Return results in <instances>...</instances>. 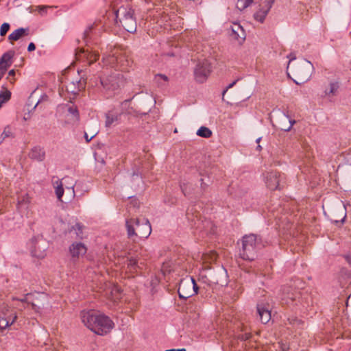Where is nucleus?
Returning a JSON list of instances; mask_svg holds the SVG:
<instances>
[{
    "label": "nucleus",
    "instance_id": "obj_18",
    "mask_svg": "<svg viewBox=\"0 0 351 351\" xmlns=\"http://www.w3.org/2000/svg\"><path fill=\"white\" fill-rule=\"evenodd\" d=\"M339 84L338 82H330L328 86L325 87L324 89V96L331 97L336 95L337 90L339 89Z\"/></svg>",
    "mask_w": 351,
    "mask_h": 351
},
{
    "label": "nucleus",
    "instance_id": "obj_29",
    "mask_svg": "<svg viewBox=\"0 0 351 351\" xmlns=\"http://www.w3.org/2000/svg\"><path fill=\"white\" fill-rule=\"evenodd\" d=\"M9 137H14V134L12 132V130L10 125H7L4 130L3 132L1 134V138L2 139H5L6 138Z\"/></svg>",
    "mask_w": 351,
    "mask_h": 351
},
{
    "label": "nucleus",
    "instance_id": "obj_6",
    "mask_svg": "<svg viewBox=\"0 0 351 351\" xmlns=\"http://www.w3.org/2000/svg\"><path fill=\"white\" fill-rule=\"evenodd\" d=\"M198 287L192 277H186L180 280L178 295L180 298L188 299L197 293Z\"/></svg>",
    "mask_w": 351,
    "mask_h": 351
},
{
    "label": "nucleus",
    "instance_id": "obj_43",
    "mask_svg": "<svg viewBox=\"0 0 351 351\" xmlns=\"http://www.w3.org/2000/svg\"><path fill=\"white\" fill-rule=\"evenodd\" d=\"M66 189H69V190H71L72 193H73V194H74V188H73V186H71V187H70V188H69V187H67Z\"/></svg>",
    "mask_w": 351,
    "mask_h": 351
},
{
    "label": "nucleus",
    "instance_id": "obj_21",
    "mask_svg": "<svg viewBox=\"0 0 351 351\" xmlns=\"http://www.w3.org/2000/svg\"><path fill=\"white\" fill-rule=\"evenodd\" d=\"M75 58L77 61L88 63V51L85 50L83 48L78 49L75 53Z\"/></svg>",
    "mask_w": 351,
    "mask_h": 351
},
{
    "label": "nucleus",
    "instance_id": "obj_40",
    "mask_svg": "<svg viewBox=\"0 0 351 351\" xmlns=\"http://www.w3.org/2000/svg\"><path fill=\"white\" fill-rule=\"evenodd\" d=\"M237 81H234L232 83L230 84L228 87L223 91V97L224 96L225 93L227 92V90L232 88L235 84Z\"/></svg>",
    "mask_w": 351,
    "mask_h": 351
},
{
    "label": "nucleus",
    "instance_id": "obj_5",
    "mask_svg": "<svg viewBox=\"0 0 351 351\" xmlns=\"http://www.w3.org/2000/svg\"><path fill=\"white\" fill-rule=\"evenodd\" d=\"M116 21L120 22L128 32H134L136 29V21L134 16V10L128 5L121 6L115 11Z\"/></svg>",
    "mask_w": 351,
    "mask_h": 351
},
{
    "label": "nucleus",
    "instance_id": "obj_31",
    "mask_svg": "<svg viewBox=\"0 0 351 351\" xmlns=\"http://www.w3.org/2000/svg\"><path fill=\"white\" fill-rule=\"evenodd\" d=\"M99 58V54L95 52H89L88 51V65H90L95 62H96Z\"/></svg>",
    "mask_w": 351,
    "mask_h": 351
},
{
    "label": "nucleus",
    "instance_id": "obj_13",
    "mask_svg": "<svg viewBox=\"0 0 351 351\" xmlns=\"http://www.w3.org/2000/svg\"><path fill=\"white\" fill-rule=\"evenodd\" d=\"M100 82L102 86L106 89L115 90L119 86L118 80L114 76H110L109 77H102L100 79Z\"/></svg>",
    "mask_w": 351,
    "mask_h": 351
},
{
    "label": "nucleus",
    "instance_id": "obj_20",
    "mask_svg": "<svg viewBox=\"0 0 351 351\" xmlns=\"http://www.w3.org/2000/svg\"><path fill=\"white\" fill-rule=\"evenodd\" d=\"M53 186L55 189V192L57 198L62 202V197L64 194V188L62 180L58 179L56 181L53 180Z\"/></svg>",
    "mask_w": 351,
    "mask_h": 351
},
{
    "label": "nucleus",
    "instance_id": "obj_44",
    "mask_svg": "<svg viewBox=\"0 0 351 351\" xmlns=\"http://www.w3.org/2000/svg\"><path fill=\"white\" fill-rule=\"evenodd\" d=\"M176 351H186V350L185 348H180V349L176 350Z\"/></svg>",
    "mask_w": 351,
    "mask_h": 351
},
{
    "label": "nucleus",
    "instance_id": "obj_22",
    "mask_svg": "<svg viewBox=\"0 0 351 351\" xmlns=\"http://www.w3.org/2000/svg\"><path fill=\"white\" fill-rule=\"evenodd\" d=\"M154 82L158 86H165L168 84L169 77L164 74H156L154 76Z\"/></svg>",
    "mask_w": 351,
    "mask_h": 351
},
{
    "label": "nucleus",
    "instance_id": "obj_10",
    "mask_svg": "<svg viewBox=\"0 0 351 351\" xmlns=\"http://www.w3.org/2000/svg\"><path fill=\"white\" fill-rule=\"evenodd\" d=\"M275 0H264L260 5L259 8L254 14L256 21L263 23L266 16L269 12Z\"/></svg>",
    "mask_w": 351,
    "mask_h": 351
},
{
    "label": "nucleus",
    "instance_id": "obj_33",
    "mask_svg": "<svg viewBox=\"0 0 351 351\" xmlns=\"http://www.w3.org/2000/svg\"><path fill=\"white\" fill-rule=\"evenodd\" d=\"M51 8L48 5H38L35 8L36 11H38L41 15L45 14L47 12V10Z\"/></svg>",
    "mask_w": 351,
    "mask_h": 351
},
{
    "label": "nucleus",
    "instance_id": "obj_16",
    "mask_svg": "<svg viewBox=\"0 0 351 351\" xmlns=\"http://www.w3.org/2000/svg\"><path fill=\"white\" fill-rule=\"evenodd\" d=\"M30 158L37 161H43L45 158V152L43 148L34 147L29 154Z\"/></svg>",
    "mask_w": 351,
    "mask_h": 351
},
{
    "label": "nucleus",
    "instance_id": "obj_34",
    "mask_svg": "<svg viewBox=\"0 0 351 351\" xmlns=\"http://www.w3.org/2000/svg\"><path fill=\"white\" fill-rule=\"evenodd\" d=\"M10 29V25L7 23H4L1 25V29H0V35L4 36L6 34L8 31Z\"/></svg>",
    "mask_w": 351,
    "mask_h": 351
},
{
    "label": "nucleus",
    "instance_id": "obj_38",
    "mask_svg": "<svg viewBox=\"0 0 351 351\" xmlns=\"http://www.w3.org/2000/svg\"><path fill=\"white\" fill-rule=\"evenodd\" d=\"M69 111L70 112V113L75 115L76 117V118H78V117H79L78 110L76 108H69Z\"/></svg>",
    "mask_w": 351,
    "mask_h": 351
},
{
    "label": "nucleus",
    "instance_id": "obj_28",
    "mask_svg": "<svg viewBox=\"0 0 351 351\" xmlns=\"http://www.w3.org/2000/svg\"><path fill=\"white\" fill-rule=\"evenodd\" d=\"M121 299V293L120 290L117 287H114L111 291V298L114 302H117V300Z\"/></svg>",
    "mask_w": 351,
    "mask_h": 351
},
{
    "label": "nucleus",
    "instance_id": "obj_24",
    "mask_svg": "<svg viewBox=\"0 0 351 351\" xmlns=\"http://www.w3.org/2000/svg\"><path fill=\"white\" fill-rule=\"evenodd\" d=\"M213 134L212 131L206 127L202 126L197 131V135L204 138H210Z\"/></svg>",
    "mask_w": 351,
    "mask_h": 351
},
{
    "label": "nucleus",
    "instance_id": "obj_14",
    "mask_svg": "<svg viewBox=\"0 0 351 351\" xmlns=\"http://www.w3.org/2000/svg\"><path fill=\"white\" fill-rule=\"evenodd\" d=\"M257 311L260 317V320L263 324L268 323L271 319V311L268 308L263 305H257Z\"/></svg>",
    "mask_w": 351,
    "mask_h": 351
},
{
    "label": "nucleus",
    "instance_id": "obj_27",
    "mask_svg": "<svg viewBox=\"0 0 351 351\" xmlns=\"http://www.w3.org/2000/svg\"><path fill=\"white\" fill-rule=\"evenodd\" d=\"M10 96L11 93L7 90L0 93V108L10 99Z\"/></svg>",
    "mask_w": 351,
    "mask_h": 351
},
{
    "label": "nucleus",
    "instance_id": "obj_2",
    "mask_svg": "<svg viewBox=\"0 0 351 351\" xmlns=\"http://www.w3.org/2000/svg\"><path fill=\"white\" fill-rule=\"evenodd\" d=\"M290 60L287 66V73L293 75V80L297 84L306 82L311 77L314 68L313 64L305 59L292 62L295 56L291 53L288 56Z\"/></svg>",
    "mask_w": 351,
    "mask_h": 351
},
{
    "label": "nucleus",
    "instance_id": "obj_4",
    "mask_svg": "<svg viewBox=\"0 0 351 351\" xmlns=\"http://www.w3.org/2000/svg\"><path fill=\"white\" fill-rule=\"evenodd\" d=\"M262 247L261 239L256 234L245 235L242 239L241 258L244 260L254 261L256 256L258 250Z\"/></svg>",
    "mask_w": 351,
    "mask_h": 351
},
{
    "label": "nucleus",
    "instance_id": "obj_15",
    "mask_svg": "<svg viewBox=\"0 0 351 351\" xmlns=\"http://www.w3.org/2000/svg\"><path fill=\"white\" fill-rule=\"evenodd\" d=\"M125 272L130 274L132 276L137 274L140 269V266L138 265L137 261L135 258H128L125 268Z\"/></svg>",
    "mask_w": 351,
    "mask_h": 351
},
{
    "label": "nucleus",
    "instance_id": "obj_48",
    "mask_svg": "<svg viewBox=\"0 0 351 351\" xmlns=\"http://www.w3.org/2000/svg\"><path fill=\"white\" fill-rule=\"evenodd\" d=\"M346 218V215L343 216V218L342 219V221H343L344 219Z\"/></svg>",
    "mask_w": 351,
    "mask_h": 351
},
{
    "label": "nucleus",
    "instance_id": "obj_11",
    "mask_svg": "<svg viewBox=\"0 0 351 351\" xmlns=\"http://www.w3.org/2000/svg\"><path fill=\"white\" fill-rule=\"evenodd\" d=\"M69 253L71 258L74 260H78L86 254L87 247L86 245L81 242H74L69 246Z\"/></svg>",
    "mask_w": 351,
    "mask_h": 351
},
{
    "label": "nucleus",
    "instance_id": "obj_47",
    "mask_svg": "<svg viewBox=\"0 0 351 351\" xmlns=\"http://www.w3.org/2000/svg\"><path fill=\"white\" fill-rule=\"evenodd\" d=\"M260 140H261V138H258V139L256 140L257 143H259V142H260Z\"/></svg>",
    "mask_w": 351,
    "mask_h": 351
},
{
    "label": "nucleus",
    "instance_id": "obj_25",
    "mask_svg": "<svg viewBox=\"0 0 351 351\" xmlns=\"http://www.w3.org/2000/svg\"><path fill=\"white\" fill-rule=\"evenodd\" d=\"M253 1L254 0H237L236 5L237 8L241 11L247 8L253 2Z\"/></svg>",
    "mask_w": 351,
    "mask_h": 351
},
{
    "label": "nucleus",
    "instance_id": "obj_23",
    "mask_svg": "<svg viewBox=\"0 0 351 351\" xmlns=\"http://www.w3.org/2000/svg\"><path fill=\"white\" fill-rule=\"evenodd\" d=\"M84 226L80 223H77L75 226H72L71 231H74L76 234V239H84Z\"/></svg>",
    "mask_w": 351,
    "mask_h": 351
},
{
    "label": "nucleus",
    "instance_id": "obj_12",
    "mask_svg": "<svg viewBox=\"0 0 351 351\" xmlns=\"http://www.w3.org/2000/svg\"><path fill=\"white\" fill-rule=\"evenodd\" d=\"M230 36L239 43H242L245 38V32L243 27L237 23H234L230 27Z\"/></svg>",
    "mask_w": 351,
    "mask_h": 351
},
{
    "label": "nucleus",
    "instance_id": "obj_19",
    "mask_svg": "<svg viewBox=\"0 0 351 351\" xmlns=\"http://www.w3.org/2000/svg\"><path fill=\"white\" fill-rule=\"evenodd\" d=\"M28 34V29L25 28H19L12 32L9 36L8 39L10 41H16L20 39L23 36Z\"/></svg>",
    "mask_w": 351,
    "mask_h": 351
},
{
    "label": "nucleus",
    "instance_id": "obj_35",
    "mask_svg": "<svg viewBox=\"0 0 351 351\" xmlns=\"http://www.w3.org/2000/svg\"><path fill=\"white\" fill-rule=\"evenodd\" d=\"M295 123V121L289 120V124L281 125L280 129L284 131H289Z\"/></svg>",
    "mask_w": 351,
    "mask_h": 351
},
{
    "label": "nucleus",
    "instance_id": "obj_42",
    "mask_svg": "<svg viewBox=\"0 0 351 351\" xmlns=\"http://www.w3.org/2000/svg\"><path fill=\"white\" fill-rule=\"evenodd\" d=\"M30 119V114H29V113H28V114H27V116H26V115H25V116L23 117V120H24V121H27V120H28V119Z\"/></svg>",
    "mask_w": 351,
    "mask_h": 351
},
{
    "label": "nucleus",
    "instance_id": "obj_17",
    "mask_svg": "<svg viewBox=\"0 0 351 351\" xmlns=\"http://www.w3.org/2000/svg\"><path fill=\"white\" fill-rule=\"evenodd\" d=\"M16 319L17 315L16 314H12L6 317H0V330L2 331L12 325Z\"/></svg>",
    "mask_w": 351,
    "mask_h": 351
},
{
    "label": "nucleus",
    "instance_id": "obj_41",
    "mask_svg": "<svg viewBox=\"0 0 351 351\" xmlns=\"http://www.w3.org/2000/svg\"><path fill=\"white\" fill-rule=\"evenodd\" d=\"M15 75V71L14 69H12L10 70L9 72H8V76H12V77H14Z\"/></svg>",
    "mask_w": 351,
    "mask_h": 351
},
{
    "label": "nucleus",
    "instance_id": "obj_32",
    "mask_svg": "<svg viewBox=\"0 0 351 351\" xmlns=\"http://www.w3.org/2000/svg\"><path fill=\"white\" fill-rule=\"evenodd\" d=\"M98 127L95 125L94 129L93 130V134L90 136L88 135L86 132H84V138L86 139V141L87 143L90 142L98 134Z\"/></svg>",
    "mask_w": 351,
    "mask_h": 351
},
{
    "label": "nucleus",
    "instance_id": "obj_26",
    "mask_svg": "<svg viewBox=\"0 0 351 351\" xmlns=\"http://www.w3.org/2000/svg\"><path fill=\"white\" fill-rule=\"evenodd\" d=\"M118 120V115H112L110 114H106L105 125L107 128H110L112 124Z\"/></svg>",
    "mask_w": 351,
    "mask_h": 351
},
{
    "label": "nucleus",
    "instance_id": "obj_7",
    "mask_svg": "<svg viewBox=\"0 0 351 351\" xmlns=\"http://www.w3.org/2000/svg\"><path fill=\"white\" fill-rule=\"evenodd\" d=\"M116 53L108 55L103 57L104 62L110 66H117L119 69L125 71L128 70L127 66L129 65V61L125 59L124 56H115Z\"/></svg>",
    "mask_w": 351,
    "mask_h": 351
},
{
    "label": "nucleus",
    "instance_id": "obj_45",
    "mask_svg": "<svg viewBox=\"0 0 351 351\" xmlns=\"http://www.w3.org/2000/svg\"><path fill=\"white\" fill-rule=\"evenodd\" d=\"M257 149H258V150H261V146L258 145L257 146Z\"/></svg>",
    "mask_w": 351,
    "mask_h": 351
},
{
    "label": "nucleus",
    "instance_id": "obj_8",
    "mask_svg": "<svg viewBox=\"0 0 351 351\" xmlns=\"http://www.w3.org/2000/svg\"><path fill=\"white\" fill-rule=\"evenodd\" d=\"M283 181V177L278 171L267 172L265 177V182L267 187L271 190L280 189V184Z\"/></svg>",
    "mask_w": 351,
    "mask_h": 351
},
{
    "label": "nucleus",
    "instance_id": "obj_30",
    "mask_svg": "<svg viewBox=\"0 0 351 351\" xmlns=\"http://www.w3.org/2000/svg\"><path fill=\"white\" fill-rule=\"evenodd\" d=\"M147 2H152L154 5H161L163 8L169 5L170 0H145Z\"/></svg>",
    "mask_w": 351,
    "mask_h": 351
},
{
    "label": "nucleus",
    "instance_id": "obj_3",
    "mask_svg": "<svg viewBox=\"0 0 351 351\" xmlns=\"http://www.w3.org/2000/svg\"><path fill=\"white\" fill-rule=\"evenodd\" d=\"M126 228L130 238L134 236L147 238L152 232L151 224L147 219H145L142 221L133 218L126 220Z\"/></svg>",
    "mask_w": 351,
    "mask_h": 351
},
{
    "label": "nucleus",
    "instance_id": "obj_46",
    "mask_svg": "<svg viewBox=\"0 0 351 351\" xmlns=\"http://www.w3.org/2000/svg\"><path fill=\"white\" fill-rule=\"evenodd\" d=\"M166 351H176L175 349H172V350H167Z\"/></svg>",
    "mask_w": 351,
    "mask_h": 351
},
{
    "label": "nucleus",
    "instance_id": "obj_1",
    "mask_svg": "<svg viewBox=\"0 0 351 351\" xmlns=\"http://www.w3.org/2000/svg\"><path fill=\"white\" fill-rule=\"evenodd\" d=\"M81 319L88 328L99 335H106L114 326L108 317L94 310L82 311Z\"/></svg>",
    "mask_w": 351,
    "mask_h": 351
},
{
    "label": "nucleus",
    "instance_id": "obj_37",
    "mask_svg": "<svg viewBox=\"0 0 351 351\" xmlns=\"http://www.w3.org/2000/svg\"><path fill=\"white\" fill-rule=\"evenodd\" d=\"M29 202V197L27 194H26L25 196L23 197V199L19 201V204L25 203L28 204Z\"/></svg>",
    "mask_w": 351,
    "mask_h": 351
},
{
    "label": "nucleus",
    "instance_id": "obj_36",
    "mask_svg": "<svg viewBox=\"0 0 351 351\" xmlns=\"http://www.w3.org/2000/svg\"><path fill=\"white\" fill-rule=\"evenodd\" d=\"M94 25H95V24H93V25H91L88 26V27L86 29V30H85V31H84V40H86V39L88 38L90 33L91 32V31H92V30L93 29V28H94Z\"/></svg>",
    "mask_w": 351,
    "mask_h": 351
},
{
    "label": "nucleus",
    "instance_id": "obj_39",
    "mask_svg": "<svg viewBox=\"0 0 351 351\" xmlns=\"http://www.w3.org/2000/svg\"><path fill=\"white\" fill-rule=\"evenodd\" d=\"M35 49H36V46H35L34 43H30L27 47L28 51H33L35 50Z\"/></svg>",
    "mask_w": 351,
    "mask_h": 351
},
{
    "label": "nucleus",
    "instance_id": "obj_9",
    "mask_svg": "<svg viewBox=\"0 0 351 351\" xmlns=\"http://www.w3.org/2000/svg\"><path fill=\"white\" fill-rule=\"evenodd\" d=\"M211 72L210 63L207 60H204L197 64L195 69V77L199 82H204Z\"/></svg>",
    "mask_w": 351,
    "mask_h": 351
}]
</instances>
